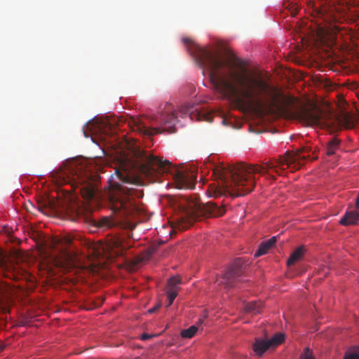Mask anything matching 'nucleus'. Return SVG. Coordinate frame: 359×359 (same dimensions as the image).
Here are the masks:
<instances>
[{
  "label": "nucleus",
  "mask_w": 359,
  "mask_h": 359,
  "mask_svg": "<svg viewBox=\"0 0 359 359\" xmlns=\"http://www.w3.org/2000/svg\"><path fill=\"white\" fill-rule=\"evenodd\" d=\"M284 338L283 334L276 333L273 337L267 341L271 348H275L283 342Z\"/></svg>",
  "instance_id": "20"
},
{
  "label": "nucleus",
  "mask_w": 359,
  "mask_h": 359,
  "mask_svg": "<svg viewBox=\"0 0 359 359\" xmlns=\"http://www.w3.org/2000/svg\"><path fill=\"white\" fill-rule=\"evenodd\" d=\"M133 130H137L140 133L147 136H151L154 134L161 133L162 132V130L160 128L147 127L144 123H143L140 121H137L135 122Z\"/></svg>",
  "instance_id": "10"
},
{
  "label": "nucleus",
  "mask_w": 359,
  "mask_h": 359,
  "mask_svg": "<svg viewBox=\"0 0 359 359\" xmlns=\"http://www.w3.org/2000/svg\"><path fill=\"white\" fill-rule=\"evenodd\" d=\"M305 252V249L304 246L298 247L290 256L288 260L287 261V264L288 266L294 264L295 262L300 260V259L303 257Z\"/></svg>",
  "instance_id": "18"
},
{
  "label": "nucleus",
  "mask_w": 359,
  "mask_h": 359,
  "mask_svg": "<svg viewBox=\"0 0 359 359\" xmlns=\"http://www.w3.org/2000/svg\"><path fill=\"white\" fill-rule=\"evenodd\" d=\"M358 222L359 213L355 210L347 211L339 221V224L344 226L355 225Z\"/></svg>",
  "instance_id": "13"
},
{
  "label": "nucleus",
  "mask_w": 359,
  "mask_h": 359,
  "mask_svg": "<svg viewBox=\"0 0 359 359\" xmlns=\"http://www.w3.org/2000/svg\"><path fill=\"white\" fill-rule=\"evenodd\" d=\"M225 209L214 203H202L198 201H190L172 222V228L184 231L201 217H220Z\"/></svg>",
  "instance_id": "5"
},
{
  "label": "nucleus",
  "mask_w": 359,
  "mask_h": 359,
  "mask_svg": "<svg viewBox=\"0 0 359 359\" xmlns=\"http://www.w3.org/2000/svg\"><path fill=\"white\" fill-rule=\"evenodd\" d=\"M203 322V319H199L198 321V324H202Z\"/></svg>",
  "instance_id": "33"
},
{
  "label": "nucleus",
  "mask_w": 359,
  "mask_h": 359,
  "mask_svg": "<svg viewBox=\"0 0 359 359\" xmlns=\"http://www.w3.org/2000/svg\"><path fill=\"white\" fill-rule=\"evenodd\" d=\"M197 330V326L191 325L189 328L183 330L181 332V337L183 338L191 339L196 334Z\"/></svg>",
  "instance_id": "22"
},
{
  "label": "nucleus",
  "mask_w": 359,
  "mask_h": 359,
  "mask_svg": "<svg viewBox=\"0 0 359 359\" xmlns=\"http://www.w3.org/2000/svg\"><path fill=\"white\" fill-rule=\"evenodd\" d=\"M245 310L246 313L252 315L259 313L262 310V303L261 302L255 301L250 302L246 304Z\"/></svg>",
  "instance_id": "17"
},
{
  "label": "nucleus",
  "mask_w": 359,
  "mask_h": 359,
  "mask_svg": "<svg viewBox=\"0 0 359 359\" xmlns=\"http://www.w3.org/2000/svg\"><path fill=\"white\" fill-rule=\"evenodd\" d=\"M271 348L267 340L256 338L252 344V350L257 356H262Z\"/></svg>",
  "instance_id": "12"
},
{
  "label": "nucleus",
  "mask_w": 359,
  "mask_h": 359,
  "mask_svg": "<svg viewBox=\"0 0 359 359\" xmlns=\"http://www.w3.org/2000/svg\"><path fill=\"white\" fill-rule=\"evenodd\" d=\"M344 359H359V347L354 346L347 351Z\"/></svg>",
  "instance_id": "23"
},
{
  "label": "nucleus",
  "mask_w": 359,
  "mask_h": 359,
  "mask_svg": "<svg viewBox=\"0 0 359 359\" xmlns=\"http://www.w3.org/2000/svg\"><path fill=\"white\" fill-rule=\"evenodd\" d=\"M168 294V304L166 305L167 307L172 305L173 303V301L176 298L177 295V292H176V290H167Z\"/></svg>",
  "instance_id": "26"
},
{
  "label": "nucleus",
  "mask_w": 359,
  "mask_h": 359,
  "mask_svg": "<svg viewBox=\"0 0 359 359\" xmlns=\"http://www.w3.org/2000/svg\"><path fill=\"white\" fill-rule=\"evenodd\" d=\"M183 41H184V43H186V44H188V43H191V39H187V38H184V39H183Z\"/></svg>",
  "instance_id": "32"
},
{
  "label": "nucleus",
  "mask_w": 359,
  "mask_h": 359,
  "mask_svg": "<svg viewBox=\"0 0 359 359\" xmlns=\"http://www.w3.org/2000/svg\"><path fill=\"white\" fill-rule=\"evenodd\" d=\"M339 140L337 138H332V140L327 143V154L329 156L333 155L335 154V151L339 148Z\"/></svg>",
  "instance_id": "19"
},
{
  "label": "nucleus",
  "mask_w": 359,
  "mask_h": 359,
  "mask_svg": "<svg viewBox=\"0 0 359 359\" xmlns=\"http://www.w3.org/2000/svg\"><path fill=\"white\" fill-rule=\"evenodd\" d=\"M181 283V278L179 276H172L168 281V290H179V285Z\"/></svg>",
  "instance_id": "21"
},
{
  "label": "nucleus",
  "mask_w": 359,
  "mask_h": 359,
  "mask_svg": "<svg viewBox=\"0 0 359 359\" xmlns=\"http://www.w3.org/2000/svg\"><path fill=\"white\" fill-rule=\"evenodd\" d=\"M151 337L148 334H143L142 336V339L143 340H146L149 338H150Z\"/></svg>",
  "instance_id": "30"
},
{
  "label": "nucleus",
  "mask_w": 359,
  "mask_h": 359,
  "mask_svg": "<svg viewBox=\"0 0 359 359\" xmlns=\"http://www.w3.org/2000/svg\"><path fill=\"white\" fill-rule=\"evenodd\" d=\"M155 120L158 125L163 126V130H168L170 133L175 132L177 116L172 111L161 114L159 116H156Z\"/></svg>",
  "instance_id": "9"
},
{
  "label": "nucleus",
  "mask_w": 359,
  "mask_h": 359,
  "mask_svg": "<svg viewBox=\"0 0 359 359\" xmlns=\"http://www.w3.org/2000/svg\"><path fill=\"white\" fill-rule=\"evenodd\" d=\"M130 168H134L145 177L156 181L160 175L170 172L177 189H194L196 180V174L187 169L171 168L168 161L148 154L140 148L133 151V157H124L118 167L114 168V175L109 179V186L104 189L103 196L109 202L110 208L114 212L126 211L132 208L134 197H142V190L133 186L139 184V180L130 175Z\"/></svg>",
  "instance_id": "2"
},
{
  "label": "nucleus",
  "mask_w": 359,
  "mask_h": 359,
  "mask_svg": "<svg viewBox=\"0 0 359 359\" xmlns=\"http://www.w3.org/2000/svg\"><path fill=\"white\" fill-rule=\"evenodd\" d=\"M298 11H299L298 7H294V8L292 7L291 9V15L292 16H295L298 13Z\"/></svg>",
  "instance_id": "27"
},
{
  "label": "nucleus",
  "mask_w": 359,
  "mask_h": 359,
  "mask_svg": "<svg viewBox=\"0 0 359 359\" xmlns=\"http://www.w3.org/2000/svg\"><path fill=\"white\" fill-rule=\"evenodd\" d=\"M76 215H79V210H76Z\"/></svg>",
  "instance_id": "35"
},
{
  "label": "nucleus",
  "mask_w": 359,
  "mask_h": 359,
  "mask_svg": "<svg viewBox=\"0 0 359 359\" xmlns=\"http://www.w3.org/2000/svg\"><path fill=\"white\" fill-rule=\"evenodd\" d=\"M311 148L304 147L294 154L285 153V156L269 161L262 165H252L244 163L233 166H224L223 164L215 165L212 170L217 182L209 186V192L215 197L229 194L231 196H243L250 193L256 184V173L267 175L275 180L270 172L273 170L278 175L287 168L299 170L303 165L301 161L310 159Z\"/></svg>",
  "instance_id": "3"
},
{
  "label": "nucleus",
  "mask_w": 359,
  "mask_h": 359,
  "mask_svg": "<svg viewBox=\"0 0 359 359\" xmlns=\"http://www.w3.org/2000/svg\"><path fill=\"white\" fill-rule=\"evenodd\" d=\"M119 222L111 217H103L100 219L97 225L100 228L109 229L118 225Z\"/></svg>",
  "instance_id": "16"
},
{
  "label": "nucleus",
  "mask_w": 359,
  "mask_h": 359,
  "mask_svg": "<svg viewBox=\"0 0 359 359\" xmlns=\"http://www.w3.org/2000/svg\"><path fill=\"white\" fill-rule=\"evenodd\" d=\"M0 260H3L5 264L3 271L0 269V275L2 274L9 278L18 279L19 276L18 273H19V271H16L15 267L7 264L4 259L1 257H0Z\"/></svg>",
  "instance_id": "14"
},
{
  "label": "nucleus",
  "mask_w": 359,
  "mask_h": 359,
  "mask_svg": "<svg viewBox=\"0 0 359 359\" xmlns=\"http://www.w3.org/2000/svg\"><path fill=\"white\" fill-rule=\"evenodd\" d=\"M196 57L209 71L215 89L224 98L259 114L283 111L292 99L259 74L248 71L245 62L237 57L222 59L217 53L198 47Z\"/></svg>",
  "instance_id": "1"
},
{
  "label": "nucleus",
  "mask_w": 359,
  "mask_h": 359,
  "mask_svg": "<svg viewBox=\"0 0 359 359\" xmlns=\"http://www.w3.org/2000/svg\"><path fill=\"white\" fill-rule=\"evenodd\" d=\"M52 177L60 185L70 184L74 190L79 189L83 198L86 200L90 201L98 198L100 195V175L83 165H79L76 168L71 166L66 170L60 168L58 171L53 173Z\"/></svg>",
  "instance_id": "4"
},
{
  "label": "nucleus",
  "mask_w": 359,
  "mask_h": 359,
  "mask_svg": "<svg viewBox=\"0 0 359 359\" xmlns=\"http://www.w3.org/2000/svg\"><path fill=\"white\" fill-rule=\"evenodd\" d=\"M158 308H159V305H158V306H154V307H153V308L150 309L149 310V313H154V312H155V311H156Z\"/></svg>",
  "instance_id": "29"
},
{
  "label": "nucleus",
  "mask_w": 359,
  "mask_h": 359,
  "mask_svg": "<svg viewBox=\"0 0 359 359\" xmlns=\"http://www.w3.org/2000/svg\"><path fill=\"white\" fill-rule=\"evenodd\" d=\"M194 116H197V119L199 121L203 120L210 123L213 121V116L210 113L200 112Z\"/></svg>",
  "instance_id": "25"
},
{
  "label": "nucleus",
  "mask_w": 359,
  "mask_h": 359,
  "mask_svg": "<svg viewBox=\"0 0 359 359\" xmlns=\"http://www.w3.org/2000/svg\"><path fill=\"white\" fill-rule=\"evenodd\" d=\"M107 250L112 251L116 255L122 254L123 246L122 241L117 236L111 237L107 241Z\"/></svg>",
  "instance_id": "11"
},
{
  "label": "nucleus",
  "mask_w": 359,
  "mask_h": 359,
  "mask_svg": "<svg viewBox=\"0 0 359 359\" xmlns=\"http://www.w3.org/2000/svg\"><path fill=\"white\" fill-rule=\"evenodd\" d=\"M276 237L273 236L270 239H269L266 241L262 242L259 249L257 250V252L255 254V257H259L264 254H266L268 250L276 243Z\"/></svg>",
  "instance_id": "15"
},
{
  "label": "nucleus",
  "mask_w": 359,
  "mask_h": 359,
  "mask_svg": "<svg viewBox=\"0 0 359 359\" xmlns=\"http://www.w3.org/2000/svg\"><path fill=\"white\" fill-rule=\"evenodd\" d=\"M244 274V265L241 259H237L228 268L225 273L216 283L218 285H223L225 289L236 287L238 283L243 281Z\"/></svg>",
  "instance_id": "8"
},
{
  "label": "nucleus",
  "mask_w": 359,
  "mask_h": 359,
  "mask_svg": "<svg viewBox=\"0 0 359 359\" xmlns=\"http://www.w3.org/2000/svg\"><path fill=\"white\" fill-rule=\"evenodd\" d=\"M297 116L307 125H316L320 127H332L337 121L334 114L323 111L316 107L302 106L297 110Z\"/></svg>",
  "instance_id": "7"
},
{
  "label": "nucleus",
  "mask_w": 359,
  "mask_h": 359,
  "mask_svg": "<svg viewBox=\"0 0 359 359\" xmlns=\"http://www.w3.org/2000/svg\"><path fill=\"white\" fill-rule=\"evenodd\" d=\"M305 359H312L311 358L306 357Z\"/></svg>",
  "instance_id": "36"
},
{
  "label": "nucleus",
  "mask_w": 359,
  "mask_h": 359,
  "mask_svg": "<svg viewBox=\"0 0 359 359\" xmlns=\"http://www.w3.org/2000/svg\"><path fill=\"white\" fill-rule=\"evenodd\" d=\"M340 121L344 122V125L347 128L353 127L354 125V121L352 116L347 113L344 114L342 116L341 120Z\"/></svg>",
  "instance_id": "24"
},
{
  "label": "nucleus",
  "mask_w": 359,
  "mask_h": 359,
  "mask_svg": "<svg viewBox=\"0 0 359 359\" xmlns=\"http://www.w3.org/2000/svg\"><path fill=\"white\" fill-rule=\"evenodd\" d=\"M307 5L313 8V15L327 22L338 21L349 9L346 3L332 0H326L319 6H316L312 0H308Z\"/></svg>",
  "instance_id": "6"
},
{
  "label": "nucleus",
  "mask_w": 359,
  "mask_h": 359,
  "mask_svg": "<svg viewBox=\"0 0 359 359\" xmlns=\"http://www.w3.org/2000/svg\"><path fill=\"white\" fill-rule=\"evenodd\" d=\"M3 350V347L0 346V352Z\"/></svg>",
  "instance_id": "34"
},
{
  "label": "nucleus",
  "mask_w": 359,
  "mask_h": 359,
  "mask_svg": "<svg viewBox=\"0 0 359 359\" xmlns=\"http://www.w3.org/2000/svg\"><path fill=\"white\" fill-rule=\"evenodd\" d=\"M186 113H190L191 114H193L194 111L192 110V107H186L185 109Z\"/></svg>",
  "instance_id": "28"
},
{
  "label": "nucleus",
  "mask_w": 359,
  "mask_h": 359,
  "mask_svg": "<svg viewBox=\"0 0 359 359\" xmlns=\"http://www.w3.org/2000/svg\"><path fill=\"white\" fill-rule=\"evenodd\" d=\"M104 302V298L100 297V302L96 304V306H100Z\"/></svg>",
  "instance_id": "31"
}]
</instances>
